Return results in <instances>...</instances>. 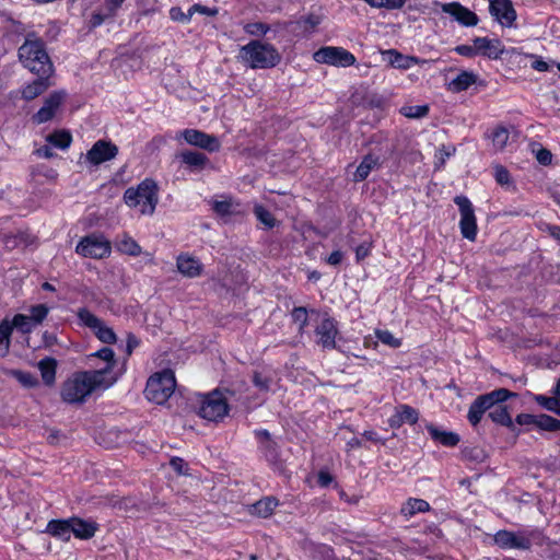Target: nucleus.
<instances>
[{"label": "nucleus", "mask_w": 560, "mask_h": 560, "mask_svg": "<svg viewBox=\"0 0 560 560\" xmlns=\"http://www.w3.org/2000/svg\"><path fill=\"white\" fill-rule=\"evenodd\" d=\"M89 361L95 369L77 371L62 383V401L71 405L83 404L93 393L108 389L118 381L120 374L115 372L117 361L110 348L104 347L91 353Z\"/></svg>", "instance_id": "nucleus-1"}, {"label": "nucleus", "mask_w": 560, "mask_h": 560, "mask_svg": "<svg viewBox=\"0 0 560 560\" xmlns=\"http://www.w3.org/2000/svg\"><path fill=\"white\" fill-rule=\"evenodd\" d=\"M515 396L514 393L499 388L488 394L478 396L470 405L468 410V421L476 427L482 419L483 413L489 411V418L497 424L506 427L514 431L515 424L506 406L501 405L510 397Z\"/></svg>", "instance_id": "nucleus-2"}, {"label": "nucleus", "mask_w": 560, "mask_h": 560, "mask_svg": "<svg viewBox=\"0 0 560 560\" xmlns=\"http://www.w3.org/2000/svg\"><path fill=\"white\" fill-rule=\"evenodd\" d=\"M238 59L252 69H268L276 67L281 56L277 48L266 42L252 40L240 49Z\"/></svg>", "instance_id": "nucleus-3"}, {"label": "nucleus", "mask_w": 560, "mask_h": 560, "mask_svg": "<svg viewBox=\"0 0 560 560\" xmlns=\"http://www.w3.org/2000/svg\"><path fill=\"white\" fill-rule=\"evenodd\" d=\"M23 66L38 75H49L52 63L45 50L44 43L38 38H27L19 49Z\"/></svg>", "instance_id": "nucleus-4"}, {"label": "nucleus", "mask_w": 560, "mask_h": 560, "mask_svg": "<svg viewBox=\"0 0 560 560\" xmlns=\"http://www.w3.org/2000/svg\"><path fill=\"white\" fill-rule=\"evenodd\" d=\"M124 200L129 208L137 209L143 215H151L159 201L158 186L152 179H144L137 187L128 188Z\"/></svg>", "instance_id": "nucleus-5"}, {"label": "nucleus", "mask_w": 560, "mask_h": 560, "mask_svg": "<svg viewBox=\"0 0 560 560\" xmlns=\"http://www.w3.org/2000/svg\"><path fill=\"white\" fill-rule=\"evenodd\" d=\"M176 386L172 370H163L151 375L144 390L145 397L155 404L162 405L173 395Z\"/></svg>", "instance_id": "nucleus-6"}, {"label": "nucleus", "mask_w": 560, "mask_h": 560, "mask_svg": "<svg viewBox=\"0 0 560 560\" xmlns=\"http://www.w3.org/2000/svg\"><path fill=\"white\" fill-rule=\"evenodd\" d=\"M544 539L539 530H499L494 535V542L504 549L527 550L533 545H541Z\"/></svg>", "instance_id": "nucleus-7"}, {"label": "nucleus", "mask_w": 560, "mask_h": 560, "mask_svg": "<svg viewBox=\"0 0 560 560\" xmlns=\"http://www.w3.org/2000/svg\"><path fill=\"white\" fill-rule=\"evenodd\" d=\"M198 413L208 421L223 419L229 413L226 397L218 389L209 394L199 395Z\"/></svg>", "instance_id": "nucleus-8"}, {"label": "nucleus", "mask_w": 560, "mask_h": 560, "mask_svg": "<svg viewBox=\"0 0 560 560\" xmlns=\"http://www.w3.org/2000/svg\"><path fill=\"white\" fill-rule=\"evenodd\" d=\"M75 253L85 258L104 259L112 253V244L101 233H92L80 240Z\"/></svg>", "instance_id": "nucleus-9"}, {"label": "nucleus", "mask_w": 560, "mask_h": 560, "mask_svg": "<svg viewBox=\"0 0 560 560\" xmlns=\"http://www.w3.org/2000/svg\"><path fill=\"white\" fill-rule=\"evenodd\" d=\"M78 319L80 325L90 328L103 343L113 345L116 342L117 337L113 328L89 310L80 308L78 311Z\"/></svg>", "instance_id": "nucleus-10"}, {"label": "nucleus", "mask_w": 560, "mask_h": 560, "mask_svg": "<svg viewBox=\"0 0 560 560\" xmlns=\"http://www.w3.org/2000/svg\"><path fill=\"white\" fill-rule=\"evenodd\" d=\"M313 58L318 63L335 67H349L354 65L355 57L342 47L326 46L314 52Z\"/></svg>", "instance_id": "nucleus-11"}, {"label": "nucleus", "mask_w": 560, "mask_h": 560, "mask_svg": "<svg viewBox=\"0 0 560 560\" xmlns=\"http://www.w3.org/2000/svg\"><path fill=\"white\" fill-rule=\"evenodd\" d=\"M66 91H55L43 102L42 107L32 116L33 122L40 125L54 119L66 102Z\"/></svg>", "instance_id": "nucleus-12"}, {"label": "nucleus", "mask_w": 560, "mask_h": 560, "mask_svg": "<svg viewBox=\"0 0 560 560\" xmlns=\"http://www.w3.org/2000/svg\"><path fill=\"white\" fill-rule=\"evenodd\" d=\"M455 203L460 211L459 226L463 236L469 241H475L477 236V223L471 202L464 196H457Z\"/></svg>", "instance_id": "nucleus-13"}, {"label": "nucleus", "mask_w": 560, "mask_h": 560, "mask_svg": "<svg viewBox=\"0 0 560 560\" xmlns=\"http://www.w3.org/2000/svg\"><path fill=\"white\" fill-rule=\"evenodd\" d=\"M178 137H182L188 144L209 152H217L221 148V143L217 137L197 129H185Z\"/></svg>", "instance_id": "nucleus-14"}, {"label": "nucleus", "mask_w": 560, "mask_h": 560, "mask_svg": "<svg viewBox=\"0 0 560 560\" xmlns=\"http://www.w3.org/2000/svg\"><path fill=\"white\" fill-rule=\"evenodd\" d=\"M434 5L440 7L444 13L450 14L463 26H476L479 22L477 14L459 2L440 3L435 1Z\"/></svg>", "instance_id": "nucleus-15"}, {"label": "nucleus", "mask_w": 560, "mask_h": 560, "mask_svg": "<svg viewBox=\"0 0 560 560\" xmlns=\"http://www.w3.org/2000/svg\"><path fill=\"white\" fill-rule=\"evenodd\" d=\"M490 14L503 27H512L516 20V11L511 0H489Z\"/></svg>", "instance_id": "nucleus-16"}, {"label": "nucleus", "mask_w": 560, "mask_h": 560, "mask_svg": "<svg viewBox=\"0 0 560 560\" xmlns=\"http://www.w3.org/2000/svg\"><path fill=\"white\" fill-rule=\"evenodd\" d=\"M118 154V148L110 141L98 140L86 152L85 160L92 165L110 161Z\"/></svg>", "instance_id": "nucleus-17"}, {"label": "nucleus", "mask_w": 560, "mask_h": 560, "mask_svg": "<svg viewBox=\"0 0 560 560\" xmlns=\"http://www.w3.org/2000/svg\"><path fill=\"white\" fill-rule=\"evenodd\" d=\"M317 342L325 349H334L336 347V336L338 328L336 322L330 317H323L316 327Z\"/></svg>", "instance_id": "nucleus-18"}, {"label": "nucleus", "mask_w": 560, "mask_h": 560, "mask_svg": "<svg viewBox=\"0 0 560 560\" xmlns=\"http://www.w3.org/2000/svg\"><path fill=\"white\" fill-rule=\"evenodd\" d=\"M176 268L178 272L186 278L199 277L203 270L200 260L189 254H180L177 256Z\"/></svg>", "instance_id": "nucleus-19"}, {"label": "nucleus", "mask_w": 560, "mask_h": 560, "mask_svg": "<svg viewBox=\"0 0 560 560\" xmlns=\"http://www.w3.org/2000/svg\"><path fill=\"white\" fill-rule=\"evenodd\" d=\"M477 55L488 57L490 59H499L504 52V46L499 39L488 37H476L474 39Z\"/></svg>", "instance_id": "nucleus-20"}, {"label": "nucleus", "mask_w": 560, "mask_h": 560, "mask_svg": "<svg viewBox=\"0 0 560 560\" xmlns=\"http://www.w3.org/2000/svg\"><path fill=\"white\" fill-rule=\"evenodd\" d=\"M383 59L393 68L408 70L415 65L423 62L415 56L402 55L395 49L382 51Z\"/></svg>", "instance_id": "nucleus-21"}, {"label": "nucleus", "mask_w": 560, "mask_h": 560, "mask_svg": "<svg viewBox=\"0 0 560 560\" xmlns=\"http://www.w3.org/2000/svg\"><path fill=\"white\" fill-rule=\"evenodd\" d=\"M419 419L418 411L408 406L400 405L395 409L394 415L388 419V423L392 428H400L405 423L415 424Z\"/></svg>", "instance_id": "nucleus-22"}, {"label": "nucleus", "mask_w": 560, "mask_h": 560, "mask_svg": "<svg viewBox=\"0 0 560 560\" xmlns=\"http://www.w3.org/2000/svg\"><path fill=\"white\" fill-rule=\"evenodd\" d=\"M212 208L224 222L230 221L233 217L242 215L244 212L241 205L231 198L213 201Z\"/></svg>", "instance_id": "nucleus-23"}, {"label": "nucleus", "mask_w": 560, "mask_h": 560, "mask_svg": "<svg viewBox=\"0 0 560 560\" xmlns=\"http://www.w3.org/2000/svg\"><path fill=\"white\" fill-rule=\"evenodd\" d=\"M71 535L79 539H89L93 537L97 530V525L91 521H84L78 517L70 518Z\"/></svg>", "instance_id": "nucleus-24"}, {"label": "nucleus", "mask_w": 560, "mask_h": 560, "mask_svg": "<svg viewBox=\"0 0 560 560\" xmlns=\"http://www.w3.org/2000/svg\"><path fill=\"white\" fill-rule=\"evenodd\" d=\"M477 78L472 71L463 70L447 83V90L453 93L466 91L476 83Z\"/></svg>", "instance_id": "nucleus-25"}, {"label": "nucleus", "mask_w": 560, "mask_h": 560, "mask_svg": "<svg viewBox=\"0 0 560 560\" xmlns=\"http://www.w3.org/2000/svg\"><path fill=\"white\" fill-rule=\"evenodd\" d=\"M425 428H427L429 434L431 435V438L435 442H438L444 446H447V447L456 446L460 440L458 434L451 432V431L441 430V429L434 427L433 424H427Z\"/></svg>", "instance_id": "nucleus-26"}, {"label": "nucleus", "mask_w": 560, "mask_h": 560, "mask_svg": "<svg viewBox=\"0 0 560 560\" xmlns=\"http://www.w3.org/2000/svg\"><path fill=\"white\" fill-rule=\"evenodd\" d=\"M47 77L48 75H39L37 80L25 85L21 91L22 97L26 101H32L43 94L50 85Z\"/></svg>", "instance_id": "nucleus-27"}, {"label": "nucleus", "mask_w": 560, "mask_h": 560, "mask_svg": "<svg viewBox=\"0 0 560 560\" xmlns=\"http://www.w3.org/2000/svg\"><path fill=\"white\" fill-rule=\"evenodd\" d=\"M46 532L51 536L68 541L71 538V523L69 520H52L47 524Z\"/></svg>", "instance_id": "nucleus-28"}, {"label": "nucleus", "mask_w": 560, "mask_h": 560, "mask_svg": "<svg viewBox=\"0 0 560 560\" xmlns=\"http://www.w3.org/2000/svg\"><path fill=\"white\" fill-rule=\"evenodd\" d=\"M378 163H380L378 156L373 155V154L365 155L354 172L353 180L354 182L364 180L370 175L371 171L374 170L378 165Z\"/></svg>", "instance_id": "nucleus-29"}, {"label": "nucleus", "mask_w": 560, "mask_h": 560, "mask_svg": "<svg viewBox=\"0 0 560 560\" xmlns=\"http://www.w3.org/2000/svg\"><path fill=\"white\" fill-rule=\"evenodd\" d=\"M430 510V504L422 499L410 498L400 509V513L410 518L418 513H424Z\"/></svg>", "instance_id": "nucleus-30"}, {"label": "nucleus", "mask_w": 560, "mask_h": 560, "mask_svg": "<svg viewBox=\"0 0 560 560\" xmlns=\"http://www.w3.org/2000/svg\"><path fill=\"white\" fill-rule=\"evenodd\" d=\"M38 369L40 371L43 382L46 385H52L56 381L57 361L49 357L44 358L38 362Z\"/></svg>", "instance_id": "nucleus-31"}, {"label": "nucleus", "mask_w": 560, "mask_h": 560, "mask_svg": "<svg viewBox=\"0 0 560 560\" xmlns=\"http://www.w3.org/2000/svg\"><path fill=\"white\" fill-rule=\"evenodd\" d=\"M278 502L276 499L268 497L253 504L249 512L250 514L259 517H268L272 514Z\"/></svg>", "instance_id": "nucleus-32"}, {"label": "nucleus", "mask_w": 560, "mask_h": 560, "mask_svg": "<svg viewBox=\"0 0 560 560\" xmlns=\"http://www.w3.org/2000/svg\"><path fill=\"white\" fill-rule=\"evenodd\" d=\"M179 156L182 162L192 170H202L208 162V158L203 153L195 151H184Z\"/></svg>", "instance_id": "nucleus-33"}, {"label": "nucleus", "mask_w": 560, "mask_h": 560, "mask_svg": "<svg viewBox=\"0 0 560 560\" xmlns=\"http://www.w3.org/2000/svg\"><path fill=\"white\" fill-rule=\"evenodd\" d=\"M12 325L8 318L0 322V358L9 353L11 345Z\"/></svg>", "instance_id": "nucleus-34"}, {"label": "nucleus", "mask_w": 560, "mask_h": 560, "mask_svg": "<svg viewBox=\"0 0 560 560\" xmlns=\"http://www.w3.org/2000/svg\"><path fill=\"white\" fill-rule=\"evenodd\" d=\"M116 246L122 254L133 257L139 256L142 252L141 246L129 235H122Z\"/></svg>", "instance_id": "nucleus-35"}, {"label": "nucleus", "mask_w": 560, "mask_h": 560, "mask_svg": "<svg viewBox=\"0 0 560 560\" xmlns=\"http://www.w3.org/2000/svg\"><path fill=\"white\" fill-rule=\"evenodd\" d=\"M488 137L491 139L494 149L502 151L509 142L510 132L505 127L497 126Z\"/></svg>", "instance_id": "nucleus-36"}, {"label": "nucleus", "mask_w": 560, "mask_h": 560, "mask_svg": "<svg viewBox=\"0 0 560 560\" xmlns=\"http://www.w3.org/2000/svg\"><path fill=\"white\" fill-rule=\"evenodd\" d=\"M47 141L54 147L65 150L71 144L72 137L68 131L59 130L49 135Z\"/></svg>", "instance_id": "nucleus-37"}, {"label": "nucleus", "mask_w": 560, "mask_h": 560, "mask_svg": "<svg viewBox=\"0 0 560 560\" xmlns=\"http://www.w3.org/2000/svg\"><path fill=\"white\" fill-rule=\"evenodd\" d=\"M10 324L12 325V329L16 328L23 334L31 332L36 327L35 324L32 323V318L24 314L15 315Z\"/></svg>", "instance_id": "nucleus-38"}, {"label": "nucleus", "mask_w": 560, "mask_h": 560, "mask_svg": "<svg viewBox=\"0 0 560 560\" xmlns=\"http://www.w3.org/2000/svg\"><path fill=\"white\" fill-rule=\"evenodd\" d=\"M534 400L539 404L542 408L552 411L560 416V399L555 395L553 397H547L544 395H535Z\"/></svg>", "instance_id": "nucleus-39"}, {"label": "nucleus", "mask_w": 560, "mask_h": 560, "mask_svg": "<svg viewBox=\"0 0 560 560\" xmlns=\"http://www.w3.org/2000/svg\"><path fill=\"white\" fill-rule=\"evenodd\" d=\"M254 213L257 218V220L262 223L267 229H272L276 226V219L275 217L262 206L256 205L254 208Z\"/></svg>", "instance_id": "nucleus-40"}, {"label": "nucleus", "mask_w": 560, "mask_h": 560, "mask_svg": "<svg viewBox=\"0 0 560 560\" xmlns=\"http://www.w3.org/2000/svg\"><path fill=\"white\" fill-rule=\"evenodd\" d=\"M375 336L382 343H384L390 348L396 349L401 346V339L395 337L389 330L376 329Z\"/></svg>", "instance_id": "nucleus-41"}, {"label": "nucleus", "mask_w": 560, "mask_h": 560, "mask_svg": "<svg viewBox=\"0 0 560 560\" xmlns=\"http://www.w3.org/2000/svg\"><path fill=\"white\" fill-rule=\"evenodd\" d=\"M429 112L427 105H408L400 108L401 115L408 118H421Z\"/></svg>", "instance_id": "nucleus-42"}, {"label": "nucleus", "mask_w": 560, "mask_h": 560, "mask_svg": "<svg viewBox=\"0 0 560 560\" xmlns=\"http://www.w3.org/2000/svg\"><path fill=\"white\" fill-rule=\"evenodd\" d=\"M537 428L546 431L560 430V420H557L548 415L537 416Z\"/></svg>", "instance_id": "nucleus-43"}, {"label": "nucleus", "mask_w": 560, "mask_h": 560, "mask_svg": "<svg viewBox=\"0 0 560 560\" xmlns=\"http://www.w3.org/2000/svg\"><path fill=\"white\" fill-rule=\"evenodd\" d=\"M373 8H385L388 10L400 9L404 7L406 0H364Z\"/></svg>", "instance_id": "nucleus-44"}, {"label": "nucleus", "mask_w": 560, "mask_h": 560, "mask_svg": "<svg viewBox=\"0 0 560 560\" xmlns=\"http://www.w3.org/2000/svg\"><path fill=\"white\" fill-rule=\"evenodd\" d=\"M12 375L25 387H34L38 384L37 378L28 372L15 370L12 371Z\"/></svg>", "instance_id": "nucleus-45"}, {"label": "nucleus", "mask_w": 560, "mask_h": 560, "mask_svg": "<svg viewBox=\"0 0 560 560\" xmlns=\"http://www.w3.org/2000/svg\"><path fill=\"white\" fill-rule=\"evenodd\" d=\"M49 308L46 305L39 304L31 308L30 318L35 326L39 325L48 315Z\"/></svg>", "instance_id": "nucleus-46"}, {"label": "nucleus", "mask_w": 560, "mask_h": 560, "mask_svg": "<svg viewBox=\"0 0 560 560\" xmlns=\"http://www.w3.org/2000/svg\"><path fill=\"white\" fill-rule=\"evenodd\" d=\"M253 382L259 390L267 392L270 389L272 380L269 376L262 374L261 372H256L254 374Z\"/></svg>", "instance_id": "nucleus-47"}, {"label": "nucleus", "mask_w": 560, "mask_h": 560, "mask_svg": "<svg viewBox=\"0 0 560 560\" xmlns=\"http://www.w3.org/2000/svg\"><path fill=\"white\" fill-rule=\"evenodd\" d=\"M170 18L171 20L183 24H187L191 20L190 11L188 10V12L185 13L179 7H173L170 9Z\"/></svg>", "instance_id": "nucleus-48"}, {"label": "nucleus", "mask_w": 560, "mask_h": 560, "mask_svg": "<svg viewBox=\"0 0 560 560\" xmlns=\"http://www.w3.org/2000/svg\"><path fill=\"white\" fill-rule=\"evenodd\" d=\"M244 30L249 35L261 36V35H265L269 31V27L264 23L255 22V23L246 24L244 26Z\"/></svg>", "instance_id": "nucleus-49"}, {"label": "nucleus", "mask_w": 560, "mask_h": 560, "mask_svg": "<svg viewBox=\"0 0 560 560\" xmlns=\"http://www.w3.org/2000/svg\"><path fill=\"white\" fill-rule=\"evenodd\" d=\"M292 317L299 324L300 329H304L307 324V312L304 307H295L292 311Z\"/></svg>", "instance_id": "nucleus-50"}, {"label": "nucleus", "mask_w": 560, "mask_h": 560, "mask_svg": "<svg viewBox=\"0 0 560 560\" xmlns=\"http://www.w3.org/2000/svg\"><path fill=\"white\" fill-rule=\"evenodd\" d=\"M494 178L500 185H508L510 183L509 171L502 165L494 166Z\"/></svg>", "instance_id": "nucleus-51"}, {"label": "nucleus", "mask_w": 560, "mask_h": 560, "mask_svg": "<svg viewBox=\"0 0 560 560\" xmlns=\"http://www.w3.org/2000/svg\"><path fill=\"white\" fill-rule=\"evenodd\" d=\"M454 151H455L454 148H445V147H443L442 149H440L436 152V155H435V159H436L435 165H436V167H441L445 163L446 159H448L454 153Z\"/></svg>", "instance_id": "nucleus-52"}, {"label": "nucleus", "mask_w": 560, "mask_h": 560, "mask_svg": "<svg viewBox=\"0 0 560 560\" xmlns=\"http://www.w3.org/2000/svg\"><path fill=\"white\" fill-rule=\"evenodd\" d=\"M515 422L518 425H537V416L529 413H520L515 418Z\"/></svg>", "instance_id": "nucleus-53"}, {"label": "nucleus", "mask_w": 560, "mask_h": 560, "mask_svg": "<svg viewBox=\"0 0 560 560\" xmlns=\"http://www.w3.org/2000/svg\"><path fill=\"white\" fill-rule=\"evenodd\" d=\"M455 51L464 57H474L477 55L476 45H458L455 47Z\"/></svg>", "instance_id": "nucleus-54"}, {"label": "nucleus", "mask_w": 560, "mask_h": 560, "mask_svg": "<svg viewBox=\"0 0 560 560\" xmlns=\"http://www.w3.org/2000/svg\"><path fill=\"white\" fill-rule=\"evenodd\" d=\"M190 15L192 16L195 13H200L205 15L213 16L218 13L217 9H211L201 4H194L189 8Z\"/></svg>", "instance_id": "nucleus-55"}, {"label": "nucleus", "mask_w": 560, "mask_h": 560, "mask_svg": "<svg viewBox=\"0 0 560 560\" xmlns=\"http://www.w3.org/2000/svg\"><path fill=\"white\" fill-rule=\"evenodd\" d=\"M170 464H171L172 468L175 471H177L178 474H183V475L187 474V470H186L187 464L182 458H178V457L172 458Z\"/></svg>", "instance_id": "nucleus-56"}, {"label": "nucleus", "mask_w": 560, "mask_h": 560, "mask_svg": "<svg viewBox=\"0 0 560 560\" xmlns=\"http://www.w3.org/2000/svg\"><path fill=\"white\" fill-rule=\"evenodd\" d=\"M371 252V245L370 244H361L359 245L357 248H355V256H357V260H362L364 259L365 257L369 256Z\"/></svg>", "instance_id": "nucleus-57"}, {"label": "nucleus", "mask_w": 560, "mask_h": 560, "mask_svg": "<svg viewBox=\"0 0 560 560\" xmlns=\"http://www.w3.org/2000/svg\"><path fill=\"white\" fill-rule=\"evenodd\" d=\"M125 0H105L106 10L109 12V15H115L117 10L122 5Z\"/></svg>", "instance_id": "nucleus-58"}, {"label": "nucleus", "mask_w": 560, "mask_h": 560, "mask_svg": "<svg viewBox=\"0 0 560 560\" xmlns=\"http://www.w3.org/2000/svg\"><path fill=\"white\" fill-rule=\"evenodd\" d=\"M343 254L340 250L332 252L326 259L327 264L337 266L342 261Z\"/></svg>", "instance_id": "nucleus-59"}, {"label": "nucleus", "mask_w": 560, "mask_h": 560, "mask_svg": "<svg viewBox=\"0 0 560 560\" xmlns=\"http://www.w3.org/2000/svg\"><path fill=\"white\" fill-rule=\"evenodd\" d=\"M112 15H109V12L107 11V13L105 15L101 14V13H94L91 18V24L93 27H96V26H100L106 18H110Z\"/></svg>", "instance_id": "nucleus-60"}, {"label": "nucleus", "mask_w": 560, "mask_h": 560, "mask_svg": "<svg viewBox=\"0 0 560 560\" xmlns=\"http://www.w3.org/2000/svg\"><path fill=\"white\" fill-rule=\"evenodd\" d=\"M537 160L541 163V164H548L551 162V153L546 150V149H541L538 151L537 153Z\"/></svg>", "instance_id": "nucleus-61"}, {"label": "nucleus", "mask_w": 560, "mask_h": 560, "mask_svg": "<svg viewBox=\"0 0 560 560\" xmlns=\"http://www.w3.org/2000/svg\"><path fill=\"white\" fill-rule=\"evenodd\" d=\"M332 481V477L330 476L329 472L327 471H319L318 474V483L322 486V487H327L328 485H330Z\"/></svg>", "instance_id": "nucleus-62"}, {"label": "nucleus", "mask_w": 560, "mask_h": 560, "mask_svg": "<svg viewBox=\"0 0 560 560\" xmlns=\"http://www.w3.org/2000/svg\"><path fill=\"white\" fill-rule=\"evenodd\" d=\"M532 67H533L535 70L540 71V72H542V71H547V70L549 69L548 63H547L545 60H542V59H536V60L533 62Z\"/></svg>", "instance_id": "nucleus-63"}, {"label": "nucleus", "mask_w": 560, "mask_h": 560, "mask_svg": "<svg viewBox=\"0 0 560 560\" xmlns=\"http://www.w3.org/2000/svg\"><path fill=\"white\" fill-rule=\"evenodd\" d=\"M547 231L549 232V234L560 241V228L557 226V225H547Z\"/></svg>", "instance_id": "nucleus-64"}]
</instances>
